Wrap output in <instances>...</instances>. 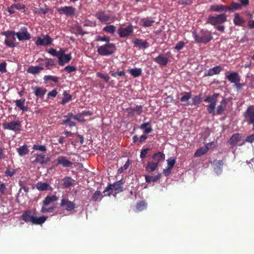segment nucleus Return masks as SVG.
Returning <instances> with one entry per match:
<instances>
[{"instance_id":"nucleus-1","label":"nucleus","mask_w":254,"mask_h":254,"mask_svg":"<svg viewBox=\"0 0 254 254\" xmlns=\"http://www.w3.org/2000/svg\"><path fill=\"white\" fill-rule=\"evenodd\" d=\"M22 217L25 222H31L35 225L42 224L47 219V217L44 216L38 217L34 212L31 211L24 212L22 215Z\"/></svg>"},{"instance_id":"nucleus-2","label":"nucleus","mask_w":254,"mask_h":254,"mask_svg":"<svg viewBox=\"0 0 254 254\" xmlns=\"http://www.w3.org/2000/svg\"><path fill=\"white\" fill-rule=\"evenodd\" d=\"M192 36L195 42L197 43L206 44L213 39L211 32L204 29L201 30L198 33L193 32Z\"/></svg>"},{"instance_id":"nucleus-3","label":"nucleus","mask_w":254,"mask_h":254,"mask_svg":"<svg viewBox=\"0 0 254 254\" xmlns=\"http://www.w3.org/2000/svg\"><path fill=\"white\" fill-rule=\"evenodd\" d=\"M116 51L115 45L111 43L97 47V52L99 55L102 56H107L115 53Z\"/></svg>"},{"instance_id":"nucleus-4","label":"nucleus","mask_w":254,"mask_h":254,"mask_svg":"<svg viewBox=\"0 0 254 254\" xmlns=\"http://www.w3.org/2000/svg\"><path fill=\"white\" fill-rule=\"evenodd\" d=\"M2 35L5 36L6 38L4 40V44L6 46L9 47L13 48L16 46L15 43L16 34L14 31H6L3 32Z\"/></svg>"},{"instance_id":"nucleus-5","label":"nucleus","mask_w":254,"mask_h":254,"mask_svg":"<svg viewBox=\"0 0 254 254\" xmlns=\"http://www.w3.org/2000/svg\"><path fill=\"white\" fill-rule=\"evenodd\" d=\"M227 21V15L224 14H220L216 16L210 15L208 17L207 23L212 25H216L217 24H221Z\"/></svg>"},{"instance_id":"nucleus-6","label":"nucleus","mask_w":254,"mask_h":254,"mask_svg":"<svg viewBox=\"0 0 254 254\" xmlns=\"http://www.w3.org/2000/svg\"><path fill=\"white\" fill-rule=\"evenodd\" d=\"M123 182L122 180L118 181L115 183L114 184L110 185L107 187L104 190L105 195H110L111 192L110 191L114 190L116 193H119L123 191Z\"/></svg>"},{"instance_id":"nucleus-7","label":"nucleus","mask_w":254,"mask_h":254,"mask_svg":"<svg viewBox=\"0 0 254 254\" xmlns=\"http://www.w3.org/2000/svg\"><path fill=\"white\" fill-rule=\"evenodd\" d=\"M2 127L5 129L11 130L14 131H19L21 129V122L19 120H14L11 122L4 123Z\"/></svg>"},{"instance_id":"nucleus-8","label":"nucleus","mask_w":254,"mask_h":254,"mask_svg":"<svg viewBox=\"0 0 254 254\" xmlns=\"http://www.w3.org/2000/svg\"><path fill=\"white\" fill-rule=\"evenodd\" d=\"M16 37L20 41H27L31 39V34L28 32L27 28L25 27H21L19 31L15 32Z\"/></svg>"},{"instance_id":"nucleus-9","label":"nucleus","mask_w":254,"mask_h":254,"mask_svg":"<svg viewBox=\"0 0 254 254\" xmlns=\"http://www.w3.org/2000/svg\"><path fill=\"white\" fill-rule=\"evenodd\" d=\"M133 32L132 26L129 25L127 26H121L118 30V34L121 38H126L130 36Z\"/></svg>"},{"instance_id":"nucleus-10","label":"nucleus","mask_w":254,"mask_h":254,"mask_svg":"<svg viewBox=\"0 0 254 254\" xmlns=\"http://www.w3.org/2000/svg\"><path fill=\"white\" fill-rule=\"evenodd\" d=\"M244 116L245 120L248 124H253L254 123V107L253 106H249Z\"/></svg>"},{"instance_id":"nucleus-11","label":"nucleus","mask_w":254,"mask_h":254,"mask_svg":"<svg viewBox=\"0 0 254 254\" xmlns=\"http://www.w3.org/2000/svg\"><path fill=\"white\" fill-rule=\"evenodd\" d=\"M53 41V40L52 38H51L49 35H46L43 36L42 37H38L35 44L37 46H46L51 45Z\"/></svg>"},{"instance_id":"nucleus-12","label":"nucleus","mask_w":254,"mask_h":254,"mask_svg":"<svg viewBox=\"0 0 254 254\" xmlns=\"http://www.w3.org/2000/svg\"><path fill=\"white\" fill-rule=\"evenodd\" d=\"M35 159L33 161L34 163H38L41 165L47 164L50 161L48 155L44 153H36L35 154Z\"/></svg>"},{"instance_id":"nucleus-13","label":"nucleus","mask_w":254,"mask_h":254,"mask_svg":"<svg viewBox=\"0 0 254 254\" xmlns=\"http://www.w3.org/2000/svg\"><path fill=\"white\" fill-rule=\"evenodd\" d=\"M60 206L66 211H70L73 210L75 207V204L69 201L67 198H63L61 199Z\"/></svg>"},{"instance_id":"nucleus-14","label":"nucleus","mask_w":254,"mask_h":254,"mask_svg":"<svg viewBox=\"0 0 254 254\" xmlns=\"http://www.w3.org/2000/svg\"><path fill=\"white\" fill-rule=\"evenodd\" d=\"M226 79L232 83H235L241 80L240 76L237 72H227L226 75Z\"/></svg>"},{"instance_id":"nucleus-15","label":"nucleus","mask_w":254,"mask_h":254,"mask_svg":"<svg viewBox=\"0 0 254 254\" xmlns=\"http://www.w3.org/2000/svg\"><path fill=\"white\" fill-rule=\"evenodd\" d=\"M57 161L58 165H61L64 167H70L73 165L71 161L68 160L66 157L64 156H60L58 157Z\"/></svg>"},{"instance_id":"nucleus-16","label":"nucleus","mask_w":254,"mask_h":254,"mask_svg":"<svg viewBox=\"0 0 254 254\" xmlns=\"http://www.w3.org/2000/svg\"><path fill=\"white\" fill-rule=\"evenodd\" d=\"M64 118L65 119L63 121V124L68 126L70 127L75 126V123L73 119V114L72 113H68L66 115L64 116Z\"/></svg>"},{"instance_id":"nucleus-17","label":"nucleus","mask_w":254,"mask_h":254,"mask_svg":"<svg viewBox=\"0 0 254 254\" xmlns=\"http://www.w3.org/2000/svg\"><path fill=\"white\" fill-rule=\"evenodd\" d=\"M60 13H64L67 16H71L75 14V8L72 6H64L59 8Z\"/></svg>"},{"instance_id":"nucleus-18","label":"nucleus","mask_w":254,"mask_h":254,"mask_svg":"<svg viewBox=\"0 0 254 254\" xmlns=\"http://www.w3.org/2000/svg\"><path fill=\"white\" fill-rule=\"evenodd\" d=\"M154 61L160 65L166 66L169 62V59L164 54H160L154 59Z\"/></svg>"},{"instance_id":"nucleus-19","label":"nucleus","mask_w":254,"mask_h":254,"mask_svg":"<svg viewBox=\"0 0 254 254\" xmlns=\"http://www.w3.org/2000/svg\"><path fill=\"white\" fill-rule=\"evenodd\" d=\"M222 67L220 65L216 66L205 71L204 73V76H211L215 74H218L222 71Z\"/></svg>"},{"instance_id":"nucleus-20","label":"nucleus","mask_w":254,"mask_h":254,"mask_svg":"<svg viewBox=\"0 0 254 254\" xmlns=\"http://www.w3.org/2000/svg\"><path fill=\"white\" fill-rule=\"evenodd\" d=\"M210 10L213 12H227V6L223 4H213L210 6Z\"/></svg>"},{"instance_id":"nucleus-21","label":"nucleus","mask_w":254,"mask_h":254,"mask_svg":"<svg viewBox=\"0 0 254 254\" xmlns=\"http://www.w3.org/2000/svg\"><path fill=\"white\" fill-rule=\"evenodd\" d=\"M36 189L39 191L52 190V188L46 183L38 182L36 185Z\"/></svg>"},{"instance_id":"nucleus-22","label":"nucleus","mask_w":254,"mask_h":254,"mask_svg":"<svg viewBox=\"0 0 254 254\" xmlns=\"http://www.w3.org/2000/svg\"><path fill=\"white\" fill-rule=\"evenodd\" d=\"M25 102V98H21L14 101V103H15V105L17 107L19 108L23 112H27L28 108L27 106L24 105Z\"/></svg>"},{"instance_id":"nucleus-23","label":"nucleus","mask_w":254,"mask_h":254,"mask_svg":"<svg viewBox=\"0 0 254 254\" xmlns=\"http://www.w3.org/2000/svg\"><path fill=\"white\" fill-rule=\"evenodd\" d=\"M214 166V169L217 173L220 174L222 171V167L223 166V162L222 160H214L213 162Z\"/></svg>"},{"instance_id":"nucleus-24","label":"nucleus","mask_w":254,"mask_h":254,"mask_svg":"<svg viewBox=\"0 0 254 254\" xmlns=\"http://www.w3.org/2000/svg\"><path fill=\"white\" fill-rule=\"evenodd\" d=\"M242 137V134L240 133H236L232 135L231 137L230 138L228 142L230 144L235 146L236 145L238 141L241 139Z\"/></svg>"},{"instance_id":"nucleus-25","label":"nucleus","mask_w":254,"mask_h":254,"mask_svg":"<svg viewBox=\"0 0 254 254\" xmlns=\"http://www.w3.org/2000/svg\"><path fill=\"white\" fill-rule=\"evenodd\" d=\"M32 88L34 90V94L40 98L43 97L47 91L46 89L43 87L35 86L32 87Z\"/></svg>"},{"instance_id":"nucleus-26","label":"nucleus","mask_w":254,"mask_h":254,"mask_svg":"<svg viewBox=\"0 0 254 254\" xmlns=\"http://www.w3.org/2000/svg\"><path fill=\"white\" fill-rule=\"evenodd\" d=\"M59 197L56 195H47L43 201V205H48L51 203L58 200Z\"/></svg>"},{"instance_id":"nucleus-27","label":"nucleus","mask_w":254,"mask_h":254,"mask_svg":"<svg viewBox=\"0 0 254 254\" xmlns=\"http://www.w3.org/2000/svg\"><path fill=\"white\" fill-rule=\"evenodd\" d=\"M95 16L101 22H106L110 19V16L103 11L97 13Z\"/></svg>"},{"instance_id":"nucleus-28","label":"nucleus","mask_w":254,"mask_h":254,"mask_svg":"<svg viewBox=\"0 0 254 254\" xmlns=\"http://www.w3.org/2000/svg\"><path fill=\"white\" fill-rule=\"evenodd\" d=\"M165 158V154L161 152H158L155 153L153 156L152 159L154 162H157L158 165V163L161 161H163Z\"/></svg>"},{"instance_id":"nucleus-29","label":"nucleus","mask_w":254,"mask_h":254,"mask_svg":"<svg viewBox=\"0 0 254 254\" xmlns=\"http://www.w3.org/2000/svg\"><path fill=\"white\" fill-rule=\"evenodd\" d=\"M182 95V96L180 98V100L182 102H186L187 103L186 104H185L184 105L186 106H189L190 105V103L188 102V101L191 98V93L190 92H183L181 94Z\"/></svg>"},{"instance_id":"nucleus-30","label":"nucleus","mask_w":254,"mask_h":254,"mask_svg":"<svg viewBox=\"0 0 254 254\" xmlns=\"http://www.w3.org/2000/svg\"><path fill=\"white\" fill-rule=\"evenodd\" d=\"M219 95V93H214L212 96H208L206 97V98L204 100V101L205 102H209L210 103V104H214L216 105L217 99Z\"/></svg>"},{"instance_id":"nucleus-31","label":"nucleus","mask_w":254,"mask_h":254,"mask_svg":"<svg viewBox=\"0 0 254 254\" xmlns=\"http://www.w3.org/2000/svg\"><path fill=\"white\" fill-rule=\"evenodd\" d=\"M226 103L227 102L225 99L221 101L220 105H218L217 107L216 113L217 115H220L223 114L226 107Z\"/></svg>"},{"instance_id":"nucleus-32","label":"nucleus","mask_w":254,"mask_h":254,"mask_svg":"<svg viewBox=\"0 0 254 254\" xmlns=\"http://www.w3.org/2000/svg\"><path fill=\"white\" fill-rule=\"evenodd\" d=\"M62 181L64 187L68 188L74 184L75 181L69 177H65L63 179Z\"/></svg>"},{"instance_id":"nucleus-33","label":"nucleus","mask_w":254,"mask_h":254,"mask_svg":"<svg viewBox=\"0 0 254 254\" xmlns=\"http://www.w3.org/2000/svg\"><path fill=\"white\" fill-rule=\"evenodd\" d=\"M44 69L42 65L39 66H30L27 70L29 73L36 74L38 73L41 70Z\"/></svg>"},{"instance_id":"nucleus-34","label":"nucleus","mask_w":254,"mask_h":254,"mask_svg":"<svg viewBox=\"0 0 254 254\" xmlns=\"http://www.w3.org/2000/svg\"><path fill=\"white\" fill-rule=\"evenodd\" d=\"M17 150L20 156H24L29 152V149L27 145H24L17 148Z\"/></svg>"},{"instance_id":"nucleus-35","label":"nucleus","mask_w":254,"mask_h":254,"mask_svg":"<svg viewBox=\"0 0 254 254\" xmlns=\"http://www.w3.org/2000/svg\"><path fill=\"white\" fill-rule=\"evenodd\" d=\"M161 177V175L160 174H158L156 176H145V180L146 182H156L158 180L160 179Z\"/></svg>"},{"instance_id":"nucleus-36","label":"nucleus","mask_w":254,"mask_h":254,"mask_svg":"<svg viewBox=\"0 0 254 254\" xmlns=\"http://www.w3.org/2000/svg\"><path fill=\"white\" fill-rule=\"evenodd\" d=\"M233 21L234 24L238 26L241 25L244 22V19L237 13L235 14Z\"/></svg>"},{"instance_id":"nucleus-37","label":"nucleus","mask_w":254,"mask_h":254,"mask_svg":"<svg viewBox=\"0 0 254 254\" xmlns=\"http://www.w3.org/2000/svg\"><path fill=\"white\" fill-rule=\"evenodd\" d=\"M71 59V54H68L66 55L64 54L62 58L61 61L59 62V64L61 65H64L65 64L69 63Z\"/></svg>"},{"instance_id":"nucleus-38","label":"nucleus","mask_w":254,"mask_h":254,"mask_svg":"<svg viewBox=\"0 0 254 254\" xmlns=\"http://www.w3.org/2000/svg\"><path fill=\"white\" fill-rule=\"evenodd\" d=\"M208 150V148L207 147H201L195 151L194 156L200 157L201 156L205 154Z\"/></svg>"},{"instance_id":"nucleus-39","label":"nucleus","mask_w":254,"mask_h":254,"mask_svg":"<svg viewBox=\"0 0 254 254\" xmlns=\"http://www.w3.org/2000/svg\"><path fill=\"white\" fill-rule=\"evenodd\" d=\"M242 7V4L238 2H232L229 6H227V11L240 9Z\"/></svg>"},{"instance_id":"nucleus-40","label":"nucleus","mask_w":254,"mask_h":254,"mask_svg":"<svg viewBox=\"0 0 254 254\" xmlns=\"http://www.w3.org/2000/svg\"><path fill=\"white\" fill-rule=\"evenodd\" d=\"M158 165L157 162H154V161L152 162H149L146 167V170L147 171L150 172H153L155 171Z\"/></svg>"},{"instance_id":"nucleus-41","label":"nucleus","mask_w":254,"mask_h":254,"mask_svg":"<svg viewBox=\"0 0 254 254\" xmlns=\"http://www.w3.org/2000/svg\"><path fill=\"white\" fill-rule=\"evenodd\" d=\"M116 30V27L113 25H109L104 27L103 30L107 33L113 34Z\"/></svg>"},{"instance_id":"nucleus-42","label":"nucleus","mask_w":254,"mask_h":254,"mask_svg":"<svg viewBox=\"0 0 254 254\" xmlns=\"http://www.w3.org/2000/svg\"><path fill=\"white\" fill-rule=\"evenodd\" d=\"M64 98L63 99L61 104L63 105L65 104L66 103L68 102L72 99V96L71 95L67 93L66 92L64 91L63 93Z\"/></svg>"},{"instance_id":"nucleus-43","label":"nucleus","mask_w":254,"mask_h":254,"mask_svg":"<svg viewBox=\"0 0 254 254\" xmlns=\"http://www.w3.org/2000/svg\"><path fill=\"white\" fill-rule=\"evenodd\" d=\"M96 76L97 77L102 79L105 82H108L110 78L109 75L108 74H103L100 72L96 73Z\"/></svg>"},{"instance_id":"nucleus-44","label":"nucleus","mask_w":254,"mask_h":254,"mask_svg":"<svg viewBox=\"0 0 254 254\" xmlns=\"http://www.w3.org/2000/svg\"><path fill=\"white\" fill-rule=\"evenodd\" d=\"M142 70L141 68H132L130 69V73L134 77H136L140 75L141 73Z\"/></svg>"},{"instance_id":"nucleus-45","label":"nucleus","mask_w":254,"mask_h":254,"mask_svg":"<svg viewBox=\"0 0 254 254\" xmlns=\"http://www.w3.org/2000/svg\"><path fill=\"white\" fill-rule=\"evenodd\" d=\"M55 208V207L54 206L48 207L47 205H43V206L41 209V212L42 213L51 212L53 211Z\"/></svg>"},{"instance_id":"nucleus-46","label":"nucleus","mask_w":254,"mask_h":254,"mask_svg":"<svg viewBox=\"0 0 254 254\" xmlns=\"http://www.w3.org/2000/svg\"><path fill=\"white\" fill-rule=\"evenodd\" d=\"M215 106H216V104H209L207 105V109L208 113L209 114H211L213 116H214L215 115Z\"/></svg>"},{"instance_id":"nucleus-47","label":"nucleus","mask_w":254,"mask_h":254,"mask_svg":"<svg viewBox=\"0 0 254 254\" xmlns=\"http://www.w3.org/2000/svg\"><path fill=\"white\" fill-rule=\"evenodd\" d=\"M130 165V162H129V160H128L126 162V163L125 164V165L120 167L118 170V173H122L124 171L126 170L127 169H128V168L129 167Z\"/></svg>"},{"instance_id":"nucleus-48","label":"nucleus","mask_w":254,"mask_h":254,"mask_svg":"<svg viewBox=\"0 0 254 254\" xmlns=\"http://www.w3.org/2000/svg\"><path fill=\"white\" fill-rule=\"evenodd\" d=\"M152 131V128L150 123H144V133H149Z\"/></svg>"},{"instance_id":"nucleus-49","label":"nucleus","mask_w":254,"mask_h":254,"mask_svg":"<svg viewBox=\"0 0 254 254\" xmlns=\"http://www.w3.org/2000/svg\"><path fill=\"white\" fill-rule=\"evenodd\" d=\"M33 148L36 150H39L42 152H45L47 150L46 147L45 145L34 144Z\"/></svg>"},{"instance_id":"nucleus-50","label":"nucleus","mask_w":254,"mask_h":254,"mask_svg":"<svg viewBox=\"0 0 254 254\" xmlns=\"http://www.w3.org/2000/svg\"><path fill=\"white\" fill-rule=\"evenodd\" d=\"M167 161L168 173H170L171 169L176 163V160L174 159H172L171 160H169Z\"/></svg>"},{"instance_id":"nucleus-51","label":"nucleus","mask_w":254,"mask_h":254,"mask_svg":"<svg viewBox=\"0 0 254 254\" xmlns=\"http://www.w3.org/2000/svg\"><path fill=\"white\" fill-rule=\"evenodd\" d=\"M110 73L113 77H117V76H123L125 75V72L124 71L115 72L114 70H111L110 71Z\"/></svg>"},{"instance_id":"nucleus-52","label":"nucleus","mask_w":254,"mask_h":254,"mask_svg":"<svg viewBox=\"0 0 254 254\" xmlns=\"http://www.w3.org/2000/svg\"><path fill=\"white\" fill-rule=\"evenodd\" d=\"M64 71L67 73H71L76 70V67L72 65H67L64 68Z\"/></svg>"},{"instance_id":"nucleus-53","label":"nucleus","mask_w":254,"mask_h":254,"mask_svg":"<svg viewBox=\"0 0 254 254\" xmlns=\"http://www.w3.org/2000/svg\"><path fill=\"white\" fill-rule=\"evenodd\" d=\"M58 79L59 78L58 77L52 75H45L44 77V79L45 81L52 80L55 82H57Z\"/></svg>"},{"instance_id":"nucleus-54","label":"nucleus","mask_w":254,"mask_h":254,"mask_svg":"<svg viewBox=\"0 0 254 254\" xmlns=\"http://www.w3.org/2000/svg\"><path fill=\"white\" fill-rule=\"evenodd\" d=\"M87 113L86 112H82L80 114H78L76 115H73V119L74 120H77L80 122H83L85 120L84 119L81 118V115H86Z\"/></svg>"},{"instance_id":"nucleus-55","label":"nucleus","mask_w":254,"mask_h":254,"mask_svg":"<svg viewBox=\"0 0 254 254\" xmlns=\"http://www.w3.org/2000/svg\"><path fill=\"white\" fill-rule=\"evenodd\" d=\"M96 40L97 41H105L107 43H109V42L110 41V38L106 36H97L96 37Z\"/></svg>"},{"instance_id":"nucleus-56","label":"nucleus","mask_w":254,"mask_h":254,"mask_svg":"<svg viewBox=\"0 0 254 254\" xmlns=\"http://www.w3.org/2000/svg\"><path fill=\"white\" fill-rule=\"evenodd\" d=\"M45 65L48 68H50V67L53 66L55 64L54 61L51 59H46Z\"/></svg>"},{"instance_id":"nucleus-57","label":"nucleus","mask_w":254,"mask_h":254,"mask_svg":"<svg viewBox=\"0 0 254 254\" xmlns=\"http://www.w3.org/2000/svg\"><path fill=\"white\" fill-rule=\"evenodd\" d=\"M64 54L65 51L62 49H60L59 51H57L56 57L58 58L59 62L61 61V59Z\"/></svg>"},{"instance_id":"nucleus-58","label":"nucleus","mask_w":254,"mask_h":254,"mask_svg":"<svg viewBox=\"0 0 254 254\" xmlns=\"http://www.w3.org/2000/svg\"><path fill=\"white\" fill-rule=\"evenodd\" d=\"M185 45V43L183 41L179 42L175 46V49L180 51L183 49Z\"/></svg>"},{"instance_id":"nucleus-59","label":"nucleus","mask_w":254,"mask_h":254,"mask_svg":"<svg viewBox=\"0 0 254 254\" xmlns=\"http://www.w3.org/2000/svg\"><path fill=\"white\" fill-rule=\"evenodd\" d=\"M15 173V171L13 169H7L4 172L5 176L6 177H12Z\"/></svg>"},{"instance_id":"nucleus-60","label":"nucleus","mask_w":254,"mask_h":254,"mask_svg":"<svg viewBox=\"0 0 254 254\" xmlns=\"http://www.w3.org/2000/svg\"><path fill=\"white\" fill-rule=\"evenodd\" d=\"M155 22L153 20H149L148 19H144V27H149L152 25Z\"/></svg>"},{"instance_id":"nucleus-61","label":"nucleus","mask_w":254,"mask_h":254,"mask_svg":"<svg viewBox=\"0 0 254 254\" xmlns=\"http://www.w3.org/2000/svg\"><path fill=\"white\" fill-rule=\"evenodd\" d=\"M101 195V192L99 190H96L95 193L93 194L91 200L92 201H97L99 199L100 196Z\"/></svg>"},{"instance_id":"nucleus-62","label":"nucleus","mask_w":254,"mask_h":254,"mask_svg":"<svg viewBox=\"0 0 254 254\" xmlns=\"http://www.w3.org/2000/svg\"><path fill=\"white\" fill-rule=\"evenodd\" d=\"M84 25L86 26L94 27L96 26L95 21L86 20L84 21Z\"/></svg>"},{"instance_id":"nucleus-63","label":"nucleus","mask_w":254,"mask_h":254,"mask_svg":"<svg viewBox=\"0 0 254 254\" xmlns=\"http://www.w3.org/2000/svg\"><path fill=\"white\" fill-rule=\"evenodd\" d=\"M192 101H193L192 104H193L194 105H198L200 103L201 99H200V97H199L198 96H195L192 98Z\"/></svg>"},{"instance_id":"nucleus-64","label":"nucleus","mask_w":254,"mask_h":254,"mask_svg":"<svg viewBox=\"0 0 254 254\" xmlns=\"http://www.w3.org/2000/svg\"><path fill=\"white\" fill-rule=\"evenodd\" d=\"M24 7H25V6L23 4L16 3V4H13L12 5V8H14V9H16L18 10L24 9Z\"/></svg>"}]
</instances>
